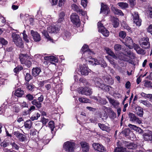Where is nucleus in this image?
Listing matches in <instances>:
<instances>
[{
  "mask_svg": "<svg viewBox=\"0 0 152 152\" xmlns=\"http://www.w3.org/2000/svg\"><path fill=\"white\" fill-rule=\"evenodd\" d=\"M78 92L82 94L86 95H90L92 93L91 90L87 87H81L78 89Z\"/></svg>",
  "mask_w": 152,
  "mask_h": 152,
  "instance_id": "6",
  "label": "nucleus"
},
{
  "mask_svg": "<svg viewBox=\"0 0 152 152\" xmlns=\"http://www.w3.org/2000/svg\"><path fill=\"white\" fill-rule=\"evenodd\" d=\"M80 144L82 151L83 152H88L90 147L89 144L85 141H82L80 142Z\"/></svg>",
  "mask_w": 152,
  "mask_h": 152,
  "instance_id": "10",
  "label": "nucleus"
},
{
  "mask_svg": "<svg viewBox=\"0 0 152 152\" xmlns=\"http://www.w3.org/2000/svg\"><path fill=\"white\" fill-rule=\"evenodd\" d=\"M40 114L39 113H37L36 114H34L32 115L30 119L32 121L37 120L39 117H40Z\"/></svg>",
  "mask_w": 152,
  "mask_h": 152,
  "instance_id": "50",
  "label": "nucleus"
},
{
  "mask_svg": "<svg viewBox=\"0 0 152 152\" xmlns=\"http://www.w3.org/2000/svg\"><path fill=\"white\" fill-rule=\"evenodd\" d=\"M14 134L20 141H24L25 137L23 134L20 133L18 132H14Z\"/></svg>",
  "mask_w": 152,
  "mask_h": 152,
  "instance_id": "21",
  "label": "nucleus"
},
{
  "mask_svg": "<svg viewBox=\"0 0 152 152\" xmlns=\"http://www.w3.org/2000/svg\"><path fill=\"white\" fill-rule=\"evenodd\" d=\"M19 58L22 64H25L28 67H29L31 66V59L30 56L26 54H20Z\"/></svg>",
  "mask_w": 152,
  "mask_h": 152,
  "instance_id": "1",
  "label": "nucleus"
},
{
  "mask_svg": "<svg viewBox=\"0 0 152 152\" xmlns=\"http://www.w3.org/2000/svg\"><path fill=\"white\" fill-rule=\"evenodd\" d=\"M6 22V20L5 18L0 15V26L3 25Z\"/></svg>",
  "mask_w": 152,
  "mask_h": 152,
  "instance_id": "57",
  "label": "nucleus"
},
{
  "mask_svg": "<svg viewBox=\"0 0 152 152\" xmlns=\"http://www.w3.org/2000/svg\"><path fill=\"white\" fill-rule=\"evenodd\" d=\"M94 84L96 86L106 91L110 90V86H107L103 83V81L99 78H95L94 79Z\"/></svg>",
  "mask_w": 152,
  "mask_h": 152,
  "instance_id": "2",
  "label": "nucleus"
},
{
  "mask_svg": "<svg viewBox=\"0 0 152 152\" xmlns=\"http://www.w3.org/2000/svg\"><path fill=\"white\" fill-rule=\"evenodd\" d=\"M106 57L108 59L110 63L113 65V67L115 68L118 69L119 68H120L119 66L117 67L118 65L115 62V61L112 58H109L108 56H106Z\"/></svg>",
  "mask_w": 152,
  "mask_h": 152,
  "instance_id": "27",
  "label": "nucleus"
},
{
  "mask_svg": "<svg viewBox=\"0 0 152 152\" xmlns=\"http://www.w3.org/2000/svg\"><path fill=\"white\" fill-rule=\"evenodd\" d=\"M123 43L130 49L133 48V46L132 45L133 43V41L131 37H126L125 39V41L123 42Z\"/></svg>",
  "mask_w": 152,
  "mask_h": 152,
  "instance_id": "12",
  "label": "nucleus"
},
{
  "mask_svg": "<svg viewBox=\"0 0 152 152\" xmlns=\"http://www.w3.org/2000/svg\"><path fill=\"white\" fill-rule=\"evenodd\" d=\"M111 9L115 14L121 16H123L124 15V13L121 10L118 9L113 6L111 7Z\"/></svg>",
  "mask_w": 152,
  "mask_h": 152,
  "instance_id": "24",
  "label": "nucleus"
},
{
  "mask_svg": "<svg viewBox=\"0 0 152 152\" xmlns=\"http://www.w3.org/2000/svg\"><path fill=\"white\" fill-rule=\"evenodd\" d=\"M70 19L71 21L75 24L79 25L80 22L78 16L75 13H73L71 15Z\"/></svg>",
  "mask_w": 152,
  "mask_h": 152,
  "instance_id": "9",
  "label": "nucleus"
},
{
  "mask_svg": "<svg viewBox=\"0 0 152 152\" xmlns=\"http://www.w3.org/2000/svg\"><path fill=\"white\" fill-rule=\"evenodd\" d=\"M12 38L14 42H16V41L18 40L19 38H20V37L18 34H16L15 33H13L12 34Z\"/></svg>",
  "mask_w": 152,
  "mask_h": 152,
  "instance_id": "39",
  "label": "nucleus"
},
{
  "mask_svg": "<svg viewBox=\"0 0 152 152\" xmlns=\"http://www.w3.org/2000/svg\"><path fill=\"white\" fill-rule=\"evenodd\" d=\"M140 102L142 103L147 107H150L152 106V105L148 101L146 100H141L140 101Z\"/></svg>",
  "mask_w": 152,
  "mask_h": 152,
  "instance_id": "44",
  "label": "nucleus"
},
{
  "mask_svg": "<svg viewBox=\"0 0 152 152\" xmlns=\"http://www.w3.org/2000/svg\"><path fill=\"white\" fill-rule=\"evenodd\" d=\"M128 126L132 129L136 131L139 133H142V130L140 128L137 126L136 125L129 124L128 125Z\"/></svg>",
  "mask_w": 152,
  "mask_h": 152,
  "instance_id": "22",
  "label": "nucleus"
},
{
  "mask_svg": "<svg viewBox=\"0 0 152 152\" xmlns=\"http://www.w3.org/2000/svg\"><path fill=\"white\" fill-rule=\"evenodd\" d=\"M0 42L1 43L2 45H5L7 43V42L3 38H0Z\"/></svg>",
  "mask_w": 152,
  "mask_h": 152,
  "instance_id": "64",
  "label": "nucleus"
},
{
  "mask_svg": "<svg viewBox=\"0 0 152 152\" xmlns=\"http://www.w3.org/2000/svg\"><path fill=\"white\" fill-rule=\"evenodd\" d=\"M31 122L30 120L27 121L25 123L24 126L26 128L29 129L31 126Z\"/></svg>",
  "mask_w": 152,
  "mask_h": 152,
  "instance_id": "47",
  "label": "nucleus"
},
{
  "mask_svg": "<svg viewBox=\"0 0 152 152\" xmlns=\"http://www.w3.org/2000/svg\"><path fill=\"white\" fill-rule=\"evenodd\" d=\"M22 34H23V39L26 42H29V38L27 35L26 33V31L25 30L23 31Z\"/></svg>",
  "mask_w": 152,
  "mask_h": 152,
  "instance_id": "48",
  "label": "nucleus"
},
{
  "mask_svg": "<svg viewBox=\"0 0 152 152\" xmlns=\"http://www.w3.org/2000/svg\"><path fill=\"white\" fill-rule=\"evenodd\" d=\"M26 98L29 101H31L34 99V97L33 95L30 94L27 95L26 96Z\"/></svg>",
  "mask_w": 152,
  "mask_h": 152,
  "instance_id": "63",
  "label": "nucleus"
},
{
  "mask_svg": "<svg viewBox=\"0 0 152 152\" xmlns=\"http://www.w3.org/2000/svg\"><path fill=\"white\" fill-rule=\"evenodd\" d=\"M79 68V71L82 75H88L91 71L87 67V66L85 64L80 65Z\"/></svg>",
  "mask_w": 152,
  "mask_h": 152,
  "instance_id": "7",
  "label": "nucleus"
},
{
  "mask_svg": "<svg viewBox=\"0 0 152 152\" xmlns=\"http://www.w3.org/2000/svg\"><path fill=\"white\" fill-rule=\"evenodd\" d=\"M114 152H133L128 151L127 148H117L115 150Z\"/></svg>",
  "mask_w": 152,
  "mask_h": 152,
  "instance_id": "34",
  "label": "nucleus"
},
{
  "mask_svg": "<svg viewBox=\"0 0 152 152\" xmlns=\"http://www.w3.org/2000/svg\"><path fill=\"white\" fill-rule=\"evenodd\" d=\"M122 46L119 44H115L114 47L115 50L116 52H118L121 49Z\"/></svg>",
  "mask_w": 152,
  "mask_h": 152,
  "instance_id": "49",
  "label": "nucleus"
},
{
  "mask_svg": "<svg viewBox=\"0 0 152 152\" xmlns=\"http://www.w3.org/2000/svg\"><path fill=\"white\" fill-rule=\"evenodd\" d=\"M117 4L122 9H125L127 8L128 6V4L126 2H119Z\"/></svg>",
  "mask_w": 152,
  "mask_h": 152,
  "instance_id": "36",
  "label": "nucleus"
},
{
  "mask_svg": "<svg viewBox=\"0 0 152 152\" xmlns=\"http://www.w3.org/2000/svg\"><path fill=\"white\" fill-rule=\"evenodd\" d=\"M72 9L74 11L77 12H82V10H81L75 4H72L71 5Z\"/></svg>",
  "mask_w": 152,
  "mask_h": 152,
  "instance_id": "41",
  "label": "nucleus"
},
{
  "mask_svg": "<svg viewBox=\"0 0 152 152\" xmlns=\"http://www.w3.org/2000/svg\"><path fill=\"white\" fill-rule=\"evenodd\" d=\"M105 81L106 82L109 84H112L113 83V81L111 78H108L105 79Z\"/></svg>",
  "mask_w": 152,
  "mask_h": 152,
  "instance_id": "62",
  "label": "nucleus"
},
{
  "mask_svg": "<svg viewBox=\"0 0 152 152\" xmlns=\"http://www.w3.org/2000/svg\"><path fill=\"white\" fill-rule=\"evenodd\" d=\"M24 91L20 88H18L15 91L14 94L15 96L18 97H21L24 94Z\"/></svg>",
  "mask_w": 152,
  "mask_h": 152,
  "instance_id": "26",
  "label": "nucleus"
},
{
  "mask_svg": "<svg viewBox=\"0 0 152 152\" xmlns=\"http://www.w3.org/2000/svg\"><path fill=\"white\" fill-rule=\"evenodd\" d=\"M81 50L84 53L86 51H91L89 48L88 45H84L82 47Z\"/></svg>",
  "mask_w": 152,
  "mask_h": 152,
  "instance_id": "52",
  "label": "nucleus"
},
{
  "mask_svg": "<svg viewBox=\"0 0 152 152\" xmlns=\"http://www.w3.org/2000/svg\"><path fill=\"white\" fill-rule=\"evenodd\" d=\"M20 105L21 107L23 108L24 107H28V103L24 101L23 102H20Z\"/></svg>",
  "mask_w": 152,
  "mask_h": 152,
  "instance_id": "54",
  "label": "nucleus"
},
{
  "mask_svg": "<svg viewBox=\"0 0 152 152\" xmlns=\"http://www.w3.org/2000/svg\"><path fill=\"white\" fill-rule=\"evenodd\" d=\"M31 33L33 39L35 42H39L40 40V35L37 32L32 30L31 31Z\"/></svg>",
  "mask_w": 152,
  "mask_h": 152,
  "instance_id": "13",
  "label": "nucleus"
},
{
  "mask_svg": "<svg viewBox=\"0 0 152 152\" xmlns=\"http://www.w3.org/2000/svg\"><path fill=\"white\" fill-rule=\"evenodd\" d=\"M107 98L108 99L110 103L112 104L114 107L115 108L118 107L119 103L117 101L109 97H107Z\"/></svg>",
  "mask_w": 152,
  "mask_h": 152,
  "instance_id": "19",
  "label": "nucleus"
},
{
  "mask_svg": "<svg viewBox=\"0 0 152 152\" xmlns=\"http://www.w3.org/2000/svg\"><path fill=\"white\" fill-rule=\"evenodd\" d=\"M20 108L18 105H15L13 107V110L15 113H18L20 111Z\"/></svg>",
  "mask_w": 152,
  "mask_h": 152,
  "instance_id": "53",
  "label": "nucleus"
},
{
  "mask_svg": "<svg viewBox=\"0 0 152 152\" xmlns=\"http://www.w3.org/2000/svg\"><path fill=\"white\" fill-rule=\"evenodd\" d=\"M23 69V68L21 66H18L14 68L13 70L14 72L18 73L20 71Z\"/></svg>",
  "mask_w": 152,
  "mask_h": 152,
  "instance_id": "56",
  "label": "nucleus"
},
{
  "mask_svg": "<svg viewBox=\"0 0 152 152\" xmlns=\"http://www.w3.org/2000/svg\"><path fill=\"white\" fill-rule=\"evenodd\" d=\"M143 136L144 140L145 141L152 140V132L150 131L148 133H144Z\"/></svg>",
  "mask_w": 152,
  "mask_h": 152,
  "instance_id": "16",
  "label": "nucleus"
},
{
  "mask_svg": "<svg viewBox=\"0 0 152 152\" xmlns=\"http://www.w3.org/2000/svg\"><path fill=\"white\" fill-rule=\"evenodd\" d=\"M92 146L95 150L99 152H104L106 151L105 148L98 143H93Z\"/></svg>",
  "mask_w": 152,
  "mask_h": 152,
  "instance_id": "8",
  "label": "nucleus"
},
{
  "mask_svg": "<svg viewBox=\"0 0 152 152\" xmlns=\"http://www.w3.org/2000/svg\"><path fill=\"white\" fill-rule=\"evenodd\" d=\"M129 116L130 118V121L132 122H135V120L137 118L135 115L132 113H130L129 114Z\"/></svg>",
  "mask_w": 152,
  "mask_h": 152,
  "instance_id": "42",
  "label": "nucleus"
},
{
  "mask_svg": "<svg viewBox=\"0 0 152 152\" xmlns=\"http://www.w3.org/2000/svg\"><path fill=\"white\" fill-rule=\"evenodd\" d=\"M139 54L144 55L145 53V51L144 50L141 48H140L136 51Z\"/></svg>",
  "mask_w": 152,
  "mask_h": 152,
  "instance_id": "60",
  "label": "nucleus"
},
{
  "mask_svg": "<svg viewBox=\"0 0 152 152\" xmlns=\"http://www.w3.org/2000/svg\"><path fill=\"white\" fill-rule=\"evenodd\" d=\"M111 20L113 22V26L115 28L117 27L119 25V20L114 17H111Z\"/></svg>",
  "mask_w": 152,
  "mask_h": 152,
  "instance_id": "29",
  "label": "nucleus"
},
{
  "mask_svg": "<svg viewBox=\"0 0 152 152\" xmlns=\"http://www.w3.org/2000/svg\"><path fill=\"white\" fill-rule=\"evenodd\" d=\"M94 54V53L93 51H86L83 53L82 58L85 59L86 61H87L88 59H89L91 58V56Z\"/></svg>",
  "mask_w": 152,
  "mask_h": 152,
  "instance_id": "15",
  "label": "nucleus"
},
{
  "mask_svg": "<svg viewBox=\"0 0 152 152\" xmlns=\"http://www.w3.org/2000/svg\"><path fill=\"white\" fill-rule=\"evenodd\" d=\"M41 31L43 35L45 37V38L48 40H51L52 39L49 36L47 31L43 28L41 29Z\"/></svg>",
  "mask_w": 152,
  "mask_h": 152,
  "instance_id": "35",
  "label": "nucleus"
},
{
  "mask_svg": "<svg viewBox=\"0 0 152 152\" xmlns=\"http://www.w3.org/2000/svg\"><path fill=\"white\" fill-rule=\"evenodd\" d=\"M47 30L48 32L50 33H57L59 30V28L55 27L54 25L50 26L47 28Z\"/></svg>",
  "mask_w": 152,
  "mask_h": 152,
  "instance_id": "18",
  "label": "nucleus"
},
{
  "mask_svg": "<svg viewBox=\"0 0 152 152\" xmlns=\"http://www.w3.org/2000/svg\"><path fill=\"white\" fill-rule=\"evenodd\" d=\"M149 39L147 37L140 44V45L143 48L147 49L150 47V44L149 42Z\"/></svg>",
  "mask_w": 152,
  "mask_h": 152,
  "instance_id": "11",
  "label": "nucleus"
},
{
  "mask_svg": "<svg viewBox=\"0 0 152 152\" xmlns=\"http://www.w3.org/2000/svg\"><path fill=\"white\" fill-rule=\"evenodd\" d=\"M104 50L108 54L114 58L116 60L119 59L120 60H123L125 61H129V60L124 56H122L121 55L119 56H117V55H115L114 52L108 48H105Z\"/></svg>",
  "mask_w": 152,
  "mask_h": 152,
  "instance_id": "4",
  "label": "nucleus"
},
{
  "mask_svg": "<svg viewBox=\"0 0 152 152\" xmlns=\"http://www.w3.org/2000/svg\"><path fill=\"white\" fill-rule=\"evenodd\" d=\"M65 15V13L63 12H61L59 13L58 20V23H61L63 21L64 19Z\"/></svg>",
  "mask_w": 152,
  "mask_h": 152,
  "instance_id": "31",
  "label": "nucleus"
},
{
  "mask_svg": "<svg viewBox=\"0 0 152 152\" xmlns=\"http://www.w3.org/2000/svg\"><path fill=\"white\" fill-rule=\"evenodd\" d=\"M79 101L81 103H89V100L86 98L80 97L78 99Z\"/></svg>",
  "mask_w": 152,
  "mask_h": 152,
  "instance_id": "51",
  "label": "nucleus"
},
{
  "mask_svg": "<svg viewBox=\"0 0 152 152\" xmlns=\"http://www.w3.org/2000/svg\"><path fill=\"white\" fill-rule=\"evenodd\" d=\"M32 79V76L28 73H27L25 77V80L28 82H29Z\"/></svg>",
  "mask_w": 152,
  "mask_h": 152,
  "instance_id": "59",
  "label": "nucleus"
},
{
  "mask_svg": "<svg viewBox=\"0 0 152 152\" xmlns=\"http://www.w3.org/2000/svg\"><path fill=\"white\" fill-rule=\"evenodd\" d=\"M31 104L35 105L38 108H40L41 107L42 103H41L37 100L35 99L31 101Z\"/></svg>",
  "mask_w": 152,
  "mask_h": 152,
  "instance_id": "32",
  "label": "nucleus"
},
{
  "mask_svg": "<svg viewBox=\"0 0 152 152\" xmlns=\"http://www.w3.org/2000/svg\"><path fill=\"white\" fill-rule=\"evenodd\" d=\"M50 16H49L46 19V20H45V18H42L41 20H39V25L42 26L44 27V26L45 25V21L46 23L47 22L49 23V18H50Z\"/></svg>",
  "mask_w": 152,
  "mask_h": 152,
  "instance_id": "30",
  "label": "nucleus"
},
{
  "mask_svg": "<svg viewBox=\"0 0 152 152\" xmlns=\"http://www.w3.org/2000/svg\"><path fill=\"white\" fill-rule=\"evenodd\" d=\"M48 124L50 128L51 131H53L54 128V122L53 121H50L49 122Z\"/></svg>",
  "mask_w": 152,
  "mask_h": 152,
  "instance_id": "58",
  "label": "nucleus"
},
{
  "mask_svg": "<svg viewBox=\"0 0 152 152\" xmlns=\"http://www.w3.org/2000/svg\"><path fill=\"white\" fill-rule=\"evenodd\" d=\"M41 72V69L37 67L34 68L32 69V74L35 77L39 75Z\"/></svg>",
  "mask_w": 152,
  "mask_h": 152,
  "instance_id": "25",
  "label": "nucleus"
},
{
  "mask_svg": "<svg viewBox=\"0 0 152 152\" xmlns=\"http://www.w3.org/2000/svg\"><path fill=\"white\" fill-rule=\"evenodd\" d=\"M49 139L48 138L47 139V137L45 136L38 143L40 144L41 142H42L44 144H46L49 142Z\"/></svg>",
  "mask_w": 152,
  "mask_h": 152,
  "instance_id": "40",
  "label": "nucleus"
},
{
  "mask_svg": "<svg viewBox=\"0 0 152 152\" xmlns=\"http://www.w3.org/2000/svg\"><path fill=\"white\" fill-rule=\"evenodd\" d=\"M98 62L99 63L97 65H100L102 67L105 68L107 66V64L103 58L100 57H98Z\"/></svg>",
  "mask_w": 152,
  "mask_h": 152,
  "instance_id": "23",
  "label": "nucleus"
},
{
  "mask_svg": "<svg viewBox=\"0 0 152 152\" xmlns=\"http://www.w3.org/2000/svg\"><path fill=\"white\" fill-rule=\"evenodd\" d=\"M126 53L131 58L134 59L135 58V55L130 51L129 50L127 51Z\"/></svg>",
  "mask_w": 152,
  "mask_h": 152,
  "instance_id": "55",
  "label": "nucleus"
},
{
  "mask_svg": "<svg viewBox=\"0 0 152 152\" xmlns=\"http://www.w3.org/2000/svg\"><path fill=\"white\" fill-rule=\"evenodd\" d=\"M126 36V33L124 31H121L119 33V36L120 37L124 39Z\"/></svg>",
  "mask_w": 152,
  "mask_h": 152,
  "instance_id": "61",
  "label": "nucleus"
},
{
  "mask_svg": "<svg viewBox=\"0 0 152 152\" xmlns=\"http://www.w3.org/2000/svg\"><path fill=\"white\" fill-rule=\"evenodd\" d=\"M109 12V10L107 6L103 3H102L100 13L104 15L107 14Z\"/></svg>",
  "mask_w": 152,
  "mask_h": 152,
  "instance_id": "14",
  "label": "nucleus"
},
{
  "mask_svg": "<svg viewBox=\"0 0 152 152\" xmlns=\"http://www.w3.org/2000/svg\"><path fill=\"white\" fill-rule=\"evenodd\" d=\"M44 59L45 60L49 61L50 62L54 61L57 62H58V58L53 56H45L44 57Z\"/></svg>",
  "mask_w": 152,
  "mask_h": 152,
  "instance_id": "20",
  "label": "nucleus"
},
{
  "mask_svg": "<svg viewBox=\"0 0 152 152\" xmlns=\"http://www.w3.org/2000/svg\"><path fill=\"white\" fill-rule=\"evenodd\" d=\"M97 25L99 31L104 36L108 37L109 34V32L104 27L103 24L101 22H99Z\"/></svg>",
  "mask_w": 152,
  "mask_h": 152,
  "instance_id": "5",
  "label": "nucleus"
},
{
  "mask_svg": "<svg viewBox=\"0 0 152 152\" xmlns=\"http://www.w3.org/2000/svg\"><path fill=\"white\" fill-rule=\"evenodd\" d=\"M132 15L133 17V21L134 22H136L137 23H138L136 21V19L140 18L139 15L137 12H134V13L132 14Z\"/></svg>",
  "mask_w": 152,
  "mask_h": 152,
  "instance_id": "45",
  "label": "nucleus"
},
{
  "mask_svg": "<svg viewBox=\"0 0 152 152\" xmlns=\"http://www.w3.org/2000/svg\"><path fill=\"white\" fill-rule=\"evenodd\" d=\"M70 34L67 31H64L63 34V38L65 40L69 39L70 38Z\"/></svg>",
  "mask_w": 152,
  "mask_h": 152,
  "instance_id": "33",
  "label": "nucleus"
},
{
  "mask_svg": "<svg viewBox=\"0 0 152 152\" xmlns=\"http://www.w3.org/2000/svg\"><path fill=\"white\" fill-rule=\"evenodd\" d=\"M16 41V42H15V43L17 46L19 47H23V42L21 38H19Z\"/></svg>",
  "mask_w": 152,
  "mask_h": 152,
  "instance_id": "37",
  "label": "nucleus"
},
{
  "mask_svg": "<svg viewBox=\"0 0 152 152\" xmlns=\"http://www.w3.org/2000/svg\"><path fill=\"white\" fill-rule=\"evenodd\" d=\"M75 145L74 142L68 141L64 143L63 148L67 152H74Z\"/></svg>",
  "mask_w": 152,
  "mask_h": 152,
  "instance_id": "3",
  "label": "nucleus"
},
{
  "mask_svg": "<svg viewBox=\"0 0 152 152\" xmlns=\"http://www.w3.org/2000/svg\"><path fill=\"white\" fill-rule=\"evenodd\" d=\"M7 106L6 104H3L0 107V114L3 115L6 109L7 108Z\"/></svg>",
  "mask_w": 152,
  "mask_h": 152,
  "instance_id": "38",
  "label": "nucleus"
},
{
  "mask_svg": "<svg viewBox=\"0 0 152 152\" xmlns=\"http://www.w3.org/2000/svg\"><path fill=\"white\" fill-rule=\"evenodd\" d=\"M98 57L96 58H91L90 59H87L86 61H87V63L88 64L91 65H96L97 64H98L99 63L98 62Z\"/></svg>",
  "mask_w": 152,
  "mask_h": 152,
  "instance_id": "17",
  "label": "nucleus"
},
{
  "mask_svg": "<svg viewBox=\"0 0 152 152\" xmlns=\"http://www.w3.org/2000/svg\"><path fill=\"white\" fill-rule=\"evenodd\" d=\"M136 113L140 117H142L143 114V109L140 107H136Z\"/></svg>",
  "mask_w": 152,
  "mask_h": 152,
  "instance_id": "28",
  "label": "nucleus"
},
{
  "mask_svg": "<svg viewBox=\"0 0 152 152\" xmlns=\"http://www.w3.org/2000/svg\"><path fill=\"white\" fill-rule=\"evenodd\" d=\"M127 146L128 149H134L137 148V145L134 143H131L127 145Z\"/></svg>",
  "mask_w": 152,
  "mask_h": 152,
  "instance_id": "43",
  "label": "nucleus"
},
{
  "mask_svg": "<svg viewBox=\"0 0 152 152\" xmlns=\"http://www.w3.org/2000/svg\"><path fill=\"white\" fill-rule=\"evenodd\" d=\"M98 126L99 127L103 130L107 131L109 129L108 127L104 124L99 123Z\"/></svg>",
  "mask_w": 152,
  "mask_h": 152,
  "instance_id": "46",
  "label": "nucleus"
}]
</instances>
